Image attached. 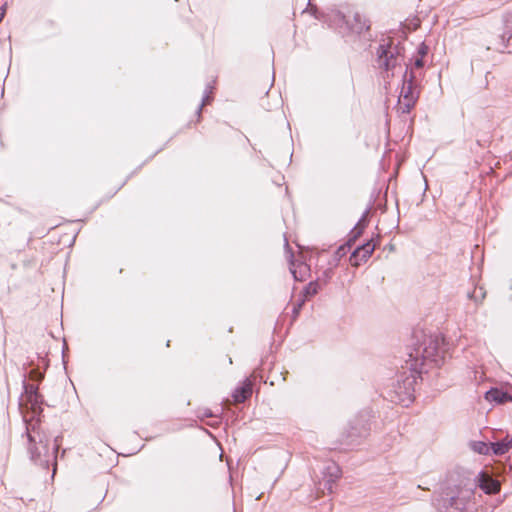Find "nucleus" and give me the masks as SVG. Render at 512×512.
I'll use <instances>...</instances> for the list:
<instances>
[{
    "label": "nucleus",
    "instance_id": "nucleus-1",
    "mask_svg": "<svg viewBox=\"0 0 512 512\" xmlns=\"http://www.w3.org/2000/svg\"><path fill=\"white\" fill-rule=\"evenodd\" d=\"M417 97L418 94L416 89L413 87L412 82L409 81L407 83H404L399 95V109L403 113H408L410 109L414 106Z\"/></svg>",
    "mask_w": 512,
    "mask_h": 512
},
{
    "label": "nucleus",
    "instance_id": "nucleus-2",
    "mask_svg": "<svg viewBox=\"0 0 512 512\" xmlns=\"http://www.w3.org/2000/svg\"><path fill=\"white\" fill-rule=\"evenodd\" d=\"M339 20L345 23L347 28L354 33H361L364 30L369 28L366 19L360 15L359 13H354L352 16L349 15L346 19V16H341L340 14L335 15V21Z\"/></svg>",
    "mask_w": 512,
    "mask_h": 512
},
{
    "label": "nucleus",
    "instance_id": "nucleus-3",
    "mask_svg": "<svg viewBox=\"0 0 512 512\" xmlns=\"http://www.w3.org/2000/svg\"><path fill=\"white\" fill-rule=\"evenodd\" d=\"M374 249L375 244L372 241H369L357 248L350 256L351 264L353 266H359L362 262L367 261V259L372 255Z\"/></svg>",
    "mask_w": 512,
    "mask_h": 512
},
{
    "label": "nucleus",
    "instance_id": "nucleus-4",
    "mask_svg": "<svg viewBox=\"0 0 512 512\" xmlns=\"http://www.w3.org/2000/svg\"><path fill=\"white\" fill-rule=\"evenodd\" d=\"M479 486L487 494H494L500 490V482L484 472L479 475Z\"/></svg>",
    "mask_w": 512,
    "mask_h": 512
},
{
    "label": "nucleus",
    "instance_id": "nucleus-5",
    "mask_svg": "<svg viewBox=\"0 0 512 512\" xmlns=\"http://www.w3.org/2000/svg\"><path fill=\"white\" fill-rule=\"evenodd\" d=\"M485 398L487 401L496 402L498 404H504L506 402H512V395L503 392L497 388L490 389L486 392Z\"/></svg>",
    "mask_w": 512,
    "mask_h": 512
},
{
    "label": "nucleus",
    "instance_id": "nucleus-6",
    "mask_svg": "<svg viewBox=\"0 0 512 512\" xmlns=\"http://www.w3.org/2000/svg\"><path fill=\"white\" fill-rule=\"evenodd\" d=\"M252 394V385L249 382H245L241 387L235 390L233 394V400L235 403H242Z\"/></svg>",
    "mask_w": 512,
    "mask_h": 512
},
{
    "label": "nucleus",
    "instance_id": "nucleus-7",
    "mask_svg": "<svg viewBox=\"0 0 512 512\" xmlns=\"http://www.w3.org/2000/svg\"><path fill=\"white\" fill-rule=\"evenodd\" d=\"M491 447L496 455L506 453L512 447V436H507L502 441L493 443Z\"/></svg>",
    "mask_w": 512,
    "mask_h": 512
},
{
    "label": "nucleus",
    "instance_id": "nucleus-8",
    "mask_svg": "<svg viewBox=\"0 0 512 512\" xmlns=\"http://www.w3.org/2000/svg\"><path fill=\"white\" fill-rule=\"evenodd\" d=\"M471 447L475 452L483 455L489 454L490 449L492 448L487 443L482 441L473 442Z\"/></svg>",
    "mask_w": 512,
    "mask_h": 512
},
{
    "label": "nucleus",
    "instance_id": "nucleus-9",
    "mask_svg": "<svg viewBox=\"0 0 512 512\" xmlns=\"http://www.w3.org/2000/svg\"><path fill=\"white\" fill-rule=\"evenodd\" d=\"M319 285L316 282H311L306 288V293L309 295H314L318 292Z\"/></svg>",
    "mask_w": 512,
    "mask_h": 512
},
{
    "label": "nucleus",
    "instance_id": "nucleus-10",
    "mask_svg": "<svg viewBox=\"0 0 512 512\" xmlns=\"http://www.w3.org/2000/svg\"><path fill=\"white\" fill-rule=\"evenodd\" d=\"M419 53L421 54V57H423L427 53V47L424 44H421L419 47Z\"/></svg>",
    "mask_w": 512,
    "mask_h": 512
},
{
    "label": "nucleus",
    "instance_id": "nucleus-11",
    "mask_svg": "<svg viewBox=\"0 0 512 512\" xmlns=\"http://www.w3.org/2000/svg\"><path fill=\"white\" fill-rule=\"evenodd\" d=\"M506 25L508 29H512V15L507 18Z\"/></svg>",
    "mask_w": 512,
    "mask_h": 512
},
{
    "label": "nucleus",
    "instance_id": "nucleus-12",
    "mask_svg": "<svg viewBox=\"0 0 512 512\" xmlns=\"http://www.w3.org/2000/svg\"><path fill=\"white\" fill-rule=\"evenodd\" d=\"M415 66L420 68L423 66V61H422V58H418L415 60Z\"/></svg>",
    "mask_w": 512,
    "mask_h": 512
},
{
    "label": "nucleus",
    "instance_id": "nucleus-13",
    "mask_svg": "<svg viewBox=\"0 0 512 512\" xmlns=\"http://www.w3.org/2000/svg\"><path fill=\"white\" fill-rule=\"evenodd\" d=\"M5 14V10L3 8L0 9V22L2 21Z\"/></svg>",
    "mask_w": 512,
    "mask_h": 512
},
{
    "label": "nucleus",
    "instance_id": "nucleus-14",
    "mask_svg": "<svg viewBox=\"0 0 512 512\" xmlns=\"http://www.w3.org/2000/svg\"><path fill=\"white\" fill-rule=\"evenodd\" d=\"M291 272H292V274L294 275V277L297 279L296 271H295V270H293V269H291Z\"/></svg>",
    "mask_w": 512,
    "mask_h": 512
}]
</instances>
